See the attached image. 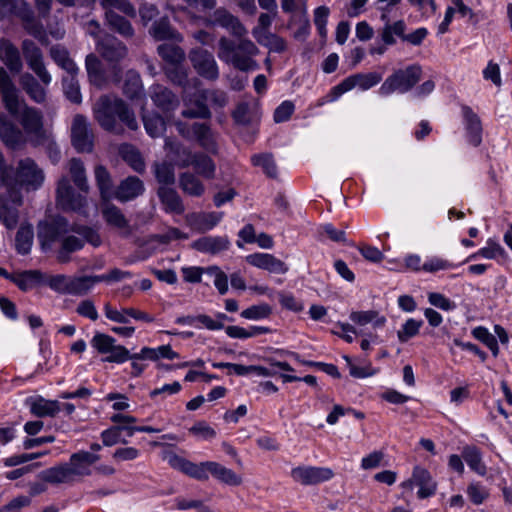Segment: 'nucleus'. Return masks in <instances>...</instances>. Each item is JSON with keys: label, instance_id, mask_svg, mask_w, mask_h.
<instances>
[{"label": "nucleus", "instance_id": "nucleus-63", "mask_svg": "<svg viewBox=\"0 0 512 512\" xmlns=\"http://www.w3.org/2000/svg\"><path fill=\"white\" fill-rule=\"evenodd\" d=\"M205 274L214 278V285L221 295L228 291V277L218 266H209L205 268Z\"/></svg>", "mask_w": 512, "mask_h": 512}, {"label": "nucleus", "instance_id": "nucleus-50", "mask_svg": "<svg viewBox=\"0 0 512 512\" xmlns=\"http://www.w3.org/2000/svg\"><path fill=\"white\" fill-rule=\"evenodd\" d=\"M182 116L189 119H209L211 118V111L208 106L205 104L201 96L195 100L191 101L188 105L186 103V108L182 111Z\"/></svg>", "mask_w": 512, "mask_h": 512}, {"label": "nucleus", "instance_id": "nucleus-15", "mask_svg": "<svg viewBox=\"0 0 512 512\" xmlns=\"http://www.w3.org/2000/svg\"><path fill=\"white\" fill-rule=\"evenodd\" d=\"M414 485L419 487L417 495L420 499L434 495L437 489V483L432 479L429 471L420 466H416L412 477L402 483V487L406 490H412Z\"/></svg>", "mask_w": 512, "mask_h": 512}, {"label": "nucleus", "instance_id": "nucleus-44", "mask_svg": "<svg viewBox=\"0 0 512 512\" xmlns=\"http://www.w3.org/2000/svg\"><path fill=\"white\" fill-rule=\"evenodd\" d=\"M123 94L129 99H138L143 95V84L139 73L128 70L123 84Z\"/></svg>", "mask_w": 512, "mask_h": 512}, {"label": "nucleus", "instance_id": "nucleus-9", "mask_svg": "<svg viewBox=\"0 0 512 512\" xmlns=\"http://www.w3.org/2000/svg\"><path fill=\"white\" fill-rule=\"evenodd\" d=\"M56 202L64 211L82 212L87 205L86 198L76 193L70 180L65 176L57 183Z\"/></svg>", "mask_w": 512, "mask_h": 512}, {"label": "nucleus", "instance_id": "nucleus-60", "mask_svg": "<svg viewBox=\"0 0 512 512\" xmlns=\"http://www.w3.org/2000/svg\"><path fill=\"white\" fill-rule=\"evenodd\" d=\"M31 145L34 147L43 146L46 150V153L48 154V157L52 161V163L56 164L60 160L61 152H60V149H59L58 145L56 144L51 132H48L47 134H45V139L39 138Z\"/></svg>", "mask_w": 512, "mask_h": 512}, {"label": "nucleus", "instance_id": "nucleus-3", "mask_svg": "<svg viewBox=\"0 0 512 512\" xmlns=\"http://www.w3.org/2000/svg\"><path fill=\"white\" fill-rule=\"evenodd\" d=\"M69 232L77 233L95 247L101 244L97 231L87 226H70L68 220L60 215L48 216L37 225V237L44 252L51 250L53 244Z\"/></svg>", "mask_w": 512, "mask_h": 512}, {"label": "nucleus", "instance_id": "nucleus-31", "mask_svg": "<svg viewBox=\"0 0 512 512\" xmlns=\"http://www.w3.org/2000/svg\"><path fill=\"white\" fill-rule=\"evenodd\" d=\"M246 261L252 266L274 273H286L288 270L283 261L275 258L271 254L256 253L248 255Z\"/></svg>", "mask_w": 512, "mask_h": 512}, {"label": "nucleus", "instance_id": "nucleus-38", "mask_svg": "<svg viewBox=\"0 0 512 512\" xmlns=\"http://www.w3.org/2000/svg\"><path fill=\"white\" fill-rule=\"evenodd\" d=\"M44 274L40 270H26L12 274L11 282L16 284L22 291H27L43 283Z\"/></svg>", "mask_w": 512, "mask_h": 512}, {"label": "nucleus", "instance_id": "nucleus-22", "mask_svg": "<svg viewBox=\"0 0 512 512\" xmlns=\"http://www.w3.org/2000/svg\"><path fill=\"white\" fill-rule=\"evenodd\" d=\"M144 191V183L140 178L137 176H128L120 181L114 191L113 197L125 203L141 196Z\"/></svg>", "mask_w": 512, "mask_h": 512}, {"label": "nucleus", "instance_id": "nucleus-55", "mask_svg": "<svg viewBox=\"0 0 512 512\" xmlns=\"http://www.w3.org/2000/svg\"><path fill=\"white\" fill-rule=\"evenodd\" d=\"M30 5L25 0H0V16L20 17Z\"/></svg>", "mask_w": 512, "mask_h": 512}, {"label": "nucleus", "instance_id": "nucleus-53", "mask_svg": "<svg viewBox=\"0 0 512 512\" xmlns=\"http://www.w3.org/2000/svg\"><path fill=\"white\" fill-rule=\"evenodd\" d=\"M191 164L194 166L197 173L205 178L211 179L214 177L215 164L213 160L205 154L193 155Z\"/></svg>", "mask_w": 512, "mask_h": 512}, {"label": "nucleus", "instance_id": "nucleus-25", "mask_svg": "<svg viewBox=\"0 0 512 512\" xmlns=\"http://www.w3.org/2000/svg\"><path fill=\"white\" fill-rule=\"evenodd\" d=\"M19 84L33 102L37 104L45 103L47 99L46 85L40 79L37 80L32 74L26 72L20 76Z\"/></svg>", "mask_w": 512, "mask_h": 512}, {"label": "nucleus", "instance_id": "nucleus-52", "mask_svg": "<svg viewBox=\"0 0 512 512\" xmlns=\"http://www.w3.org/2000/svg\"><path fill=\"white\" fill-rule=\"evenodd\" d=\"M350 319L361 326H364L368 323H373L374 327H381L385 324L386 319L384 316H379L377 311H360V312H352L350 314Z\"/></svg>", "mask_w": 512, "mask_h": 512}, {"label": "nucleus", "instance_id": "nucleus-6", "mask_svg": "<svg viewBox=\"0 0 512 512\" xmlns=\"http://www.w3.org/2000/svg\"><path fill=\"white\" fill-rule=\"evenodd\" d=\"M422 69L419 65H410L405 69H398L383 82L379 88L381 95H390L398 91L405 93L411 90L421 79Z\"/></svg>", "mask_w": 512, "mask_h": 512}, {"label": "nucleus", "instance_id": "nucleus-33", "mask_svg": "<svg viewBox=\"0 0 512 512\" xmlns=\"http://www.w3.org/2000/svg\"><path fill=\"white\" fill-rule=\"evenodd\" d=\"M86 240L81 236L65 235L60 241V247L56 252L59 263L65 264L71 260V254L81 250Z\"/></svg>", "mask_w": 512, "mask_h": 512}, {"label": "nucleus", "instance_id": "nucleus-43", "mask_svg": "<svg viewBox=\"0 0 512 512\" xmlns=\"http://www.w3.org/2000/svg\"><path fill=\"white\" fill-rule=\"evenodd\" d=\"M463 114L466 120L469 142L474 146L480 145L482 141V125L480 118L467 106L463 107Z\"/></svg>", "mask_w": 512, "mask_h": 512}, {"label": "nucleus", "instance_id": "nucleus-14", "mask_svg": "<svg viewBox=\"0 0 512 512\" xmlns=\"http://www.w3.org/2000/svg\"><path fill=\"white\" fill-rule=\"evenodd\" d=\"M8 188L7 196L0 195V221L7 229L12 230L18 224V208L22 205V196L13 186Z\"/></svg>", "mask_w": 512, "mask_h": 512}, {"label": "nucleus", "instance_id": "nucleus-42", "mask_svg": "<svg viewBox=\"0 0 512 512\" xmlns=\"http://www.w3.org/2000/svg\"><path fill=\"white\" fill-rule=\"evenodd\" d=\"M53 61L65 70L68 74H77L79 69L75 62L71 59L68 50L62 45H53L49 51Z\"/></svg>", "mask_w": 512, "mask_h": 512}, {"label": "nucleus", "instance_id": "nucleus-27", "mask_svg": "<svg viewBox=\"0 0 512 512\" xmlns=\"http://www.w3.org/2000/svg\"><path fill=\"white\" fill-rule=\"evenodd\" d=\"M230 241L226 236H205L191 244V247L202 253L218 254L229 248Z\"/></svg>", "mask_w": 512, "mask_h": 512}, {"label": "nucleus", "instance_id": "nucleus-29", "mask_svg": "<svg viewBox=\"0 0 512 512\" xmlns=\"http://www.w3.org/2000/svg\"><path fill=\"white\" fill-rule=\"evenodd\" d=\"M157 196L166 212L180 215L185 211L182 199L175 189L167 186H159Z\"/></svg>", "mask_w": 512, "mask_h": 512}, {"label": "nucleus", "instance_id": "nucleus-39", "mask_svg": "<svg viewBox=\"0 0 512 512\" xmlns=\"http://www.w3.org/2000/svg\"><path fill=\"white\" fill-rule=\"evenodd\" d=\"M252 34L259 44L269 48L270 51L281 53L286 50L285 40L268 30L254 28Z\"/></svg>", "mask_w": 512, "mask_h": 512}, {"label": "nucleus", "instance_id": "nucleus-62", "mask_svg": "<svg viewBox=\"0 0 512 512\" xmlns=\"http://www.w3.org/2000/svg\"><path fill=\"white\" fill-rule=\"evenodd\" d=\"M199 93L204 102L208 100L216 108H223L228 103V95L223 90L204 89Z\"/></svg>", "mask_w": 512, "mask_h": 512}, {"label": "nucleus", "instance_id": "nucleus-57", "mask_svg": "<svg viewBox=\"0 0 512 512\" xmlns=\"http://www.w3.org/2000/svg\"><path fill=\"white\" fill-rule=\"evenodd\" d=\"M143 123L146 132L153 138L161 136L166 128L164 119L156 113L144 115Z\"/></svg>", "mask_w": 512, "mask_h": 512}, {"label": "nucleus", "instance_id": "nucleus-46", "mask_svg": "<svg viewBox=\"0 0 512 512\" xmlns=\"http://www.w3.org/2000/svg\"><path fill=\"white\" fill-rule=\"evenodd\" d=\"M462 457L468 466L477 474L484 476L487 472L486 466L482 463L481 452L478 447L474 445H467L463 447Z\"/></svg>", "mask_w": 512, "mask_h": 512}, {"label": "nucleus", "instance_id": "nucleus-7", "mask_svg": "<svg viewBox=\"0 0 512 512\" xmlns=\"http://www.w3.org/2000/svg\"><path fill=\"white\" fill-rule=\"evenodd\" d=\"M43 283L60 294L84 295L91 289L89 276L70 277L64 274L44 275Z\"/></svg>", "mask_w": 512, "mask_h": 512}, {"label": "nucleus", "instance_id": "nucleus-45", "mask_svg": "<svg viewBox=\"0 0 512 512\" xmlns=\"http://www.w3.org/2000/svg\"><path fill=\"white\" fill-rule=\"evenodd\" d=\"M68 169L76 187L80 191L87 193L89 191V185L83 162L78 158H72L68 163Z\"/></svg>", "mask_w": 512, "mask_h": 512}, {"label": "nucleus", "instance_id": "nucleus-12", "mask_svg": "<svg viewBox=\"0 0 512 512\" xmlns=\"http://www.w3.org/2000/svg\"><path fill=\"white\" fill-rule=\"evenodd\" d=\"M94 135L87 118L82 114L74 116L71 124V143L80 153L93 150Z\"/></svg>", "mask_w": 512, "mask_h": 512}, {"label": "nucleus", "instance_id": "nucleus-34", "mask_svg": "<svg viewBox=\"0 0 512 512\" xmlns=\"http://www.w3.org/2000/svg\"><path fill=\"white\" fill-rule=\"evenodd\" d=\"M164 149L178 166L187 167L191 164V159L193 157L191 151L177 140L169 137L166 138Z\"/></svg>", "mask_w": 512, "mask_h": 512}, {"label": "nucleus", "instance_id": "nucleus-26", "mask_svg": "<svg viewBox=\"0 0 512 512\" xmlns=\"http://www.w3.org/2000/svg\"><path fill=\"white\" fill-rule=\"evenodd\" d=\"M148 32L156 41L172 40L181 42L183 39L181 34L171 25L168 16L156 19Z\"/></svg>", "mask_w": 512, "mask_h": 512}, {"label": "nucleus", "instance_id": "nucleus-48", "mask_svg": "<svg viewBox=\"0 0 512 512\" xmlns=\"http://www.w3.org/2000/svg\"><path fill=\"white\" fill-rule=\"evenodd\" d=\"M119 153L136 172L142 173L145 170V163L140 152L130 144H123L119 148Z\"/></svg>", "mask_w": 512, "mask_h": 512}, {"label": "nucleus", "instance_id": "nucleus-41", "mask_svg": "<svg viewBox=\"0 0 512 512\" xmlns=\"http://www.w3.org/2000/svg\"><path fill=\"white\" fill-rule=\"evenodd\" d=\"M94 173L101 199L103 201L110 200L114 194L111 174L103 165H97Z\"/></svg>", "mask_w": 512, "mask_h": 512}, {"label": "nucleus", "instance_id": "nucleus-35", "mask_svg": "<svg viewBox=\"0 0 512 512\" xmlns=\"http://www.w3.org/2000/svg\"><path fill=\"white\" fill-rule=\"evenodd\" d=\"M39 478L46 483L53 485L66 484L74 481L66 463L43 470Z\"/></svg>", "mask_w": 512, "mask_h": 512}, {"label": "nucleus", "instance_id": "nucleus-11", "mask_svg": "<svg viewBox=\"0 0 512 512\" xmlns=\"http://www.w3.org/2000/svg\"><path fill=\"white\" fill-rule=\"evenodd\" d=\"M44 178V172L36 162L32 158H25L18 162L13 184L37 189L42 185Z\"/></svg>", "mask_w": 512, "mask_h": 512}, {"label": "nucleus", "instance_id": "nucleus-40", "mask_svg": "<svg viewBox=\"0 0 512 512\" xmlns=\"http://www.w3.org/2000/svg\"><path fill=\"white\" fill-rule=\"evenodd\" d=\"M85 66L90 83L98 88H102L106 79L100 59L95 54H89L86 56Z\"/></svg>", "mask_w": 512, "mask_h": 512}, {"label": "nucleus", "instance_id": "nucleus-58", "mask_svg": "<svg viewBox=\"0 0 512 512\" xmlns=\"http://www.w3.org/2000/svg\"><path fill=\"white\" fill-rule=\"evenodd\" d=\"M16 249L18 253L26 255L30 252L33 243V229L31 226H21L16 234Z\"/></svg>", "mask_w": 512, "mask_h": 512}, {"label": "nucleus", "instance_id": "nucleus-54", "mask_svg": "<svg viewBox=\"0 0 512 512\" xmlns=\"http://www.w3.org/2000/svg\"><path fill=\"white\" fill-rule=\"evenodd\" d=\"M76 75L77 74H68L67 77L62 79V85L66 98L72 103L80 104L82 101V96Z\"/></svg>", "mask_w": 512, "mask_h": 512}, {"label": "nucleus", "instance_id": "nucleus-32", "mask_svg": "<svg viewBox=\"0 0 512 512\" xmlns=\"http://www.w3.org/2000/svg\"><path fill=\"white\" fill-rule=\"evenodd\" d=\"M0 59L10 71L18 73L22 70L23 64L18 48L8 39H0Z\"/></svg>", "mask_w": 512, "mask_h": 512}, {"label": "nucleus", "instance_id": "nucleus-49", "mask_svg": "<svg viewBox=\"0 0 512 512\" xmlns=\"http://www.w3.org/2000/svg\"><path fill=\"white\" fill-rule=\"evenodd\" d=\"M179 186L186 194L199 197L204 193V185L192 173L185 172L179 176Z\"/></svg>", "mask_w": 512, "mask_h": 512}, {"label": "nucleus", "instance_id": "nucleus-5", "mask_svg": "<svg viewBox=\"0 0 512 512\" xmlns=\"http://www.w3.org/2000/svg\"><path fill=\"white\" fill-rule=\"evenodd\" d=\"M9 114L18 120L31 144L39 138L45 139V134L49 132L44 127L43 113L39 109L29 106L24 99L21 101L18 112Z\"/></svg>", "mask_w": 512, "mask_h": 512}, {"label": "nucleus", "instance_id": "nucleus-10", "mask_svg": "<svg viewBox=\"0 0 512 512\" xmlns=\"http://www.w3.org/2000/svg\"><path fill=\"white\" fill-rule=\"evenodd\" d=\"M21 49L28 67L44 85H49L52 81V77L46 69L41 49L30 39L22 41Z\"/></svg>", "mask_w": 512, "mask_h": 512}, {"label": "nucleus", "instance_id": "nucleus-36", "mask_svg": "<svg viewBox=\"0 0 512 512\" xmlns=\"http://www.w3.org/2000/svg\"><path fill=\"white\" fill-rule=\"evenodd\" d=\"M192 134L202 148L210 153L217 152L215 135L207 124L198 122L193 123Z\"/></svg>", "mask_w": 512, "mask_h": 512}, {"label": "nucleus", "instance_id": "nucleus-8", "mask_svg": "<svg viewBox=\"0 0 512 512\" xmlns=\"http://www.w3.org/2000/svg\"><path fill=\"white\" fill-rule=\"evenodd\" d=\"M188 58L200 77L208 81H216L219 78L218 64L210 51L196 47L189 51Z\"/></svg>", "mask_w": 512, "mask_h": 512}, {"label": "nucleus", "instance_id": "nucleus-64", "mask_svg": "<svg viewBox=\"0 0 512 512\" xmlns=\"http://www.w3.org/2000/svg\"><path fill=\"white\" fill-rule=\"evenodd\" d=\"M422 324V321H417L412 318L408 319L397 333L399 341L405 343L410 338L416 336L419 333Z\"/></svg>", "mask_w": 512, "mask_h": 512}, {"label": "nucleus", "instance_id": "nucleus-61", "mask_svg": "<svg viewBox=\"0 0 512 512\" xmlns=\"http://www.w3.org/2000/svg\"><path fill=\"white\" fill-rule=\"evenodd\" d=\"M251 162L254 166L261 167L268 177H277V167L272 154L264 153L253 155L251 158Z\"/></svg>", "mask_w": 512, "mask_h": 512}, {"label": "nucleus", "instance_id": "nucleus-21", "mask_svg": "<svg viewBox=\"0 0 512 512\" xmlns=\"http://www.w3.org/2000/svg\"><path fill=\"white\" fill-rule=\"evenodd\" d=\"M100 456L88 451H79L70 456L69 462L66 463L71 472L73 479L76 477L90 475V466L96 463Z\"/></svg>", "mask_w": 512, "mask_h": 512}, {"label": "nucleus", "instance_id": "nucleus-13", "mask_svg": "<svg viewBox=\"0 0 512 512\" xmlns=\"http://www.w3.org/2000/svg\"><path fill=\"white\" fill-rule=\"evenodd\" d=\"M334 476V471L328 467L297 466L291 470L293 481L303 486H315L328 482Z\"/></svg>", "mask_w": 512, "mask_h": 512}, {"label": "nucleus", "instance_id": "nucleus-19", "mask_svg": "<svg viewBox=\"0 0 512 512\" xmlns=\"http://www.w3.org/2000/svg\"><path fill=\"white\" fill-rule=\"evenodd\" d=\"M101 213L107 225L121 231L125 236L131 233L129 220L122 210L110 200L104 201L101 205Z\"/></svg>", "mask_w": 512, "mask_h": 512}, {"label": "nucleus", "instance_id": "nucleus-37", "mask_svg": "<svg viewBox=\"0 0 512 512\" xmlns=\"http://www.w3.org/2000/svg\"><path fill=\"white\" fill-rule=\"evenodd\" d=\"M105 20L109 29L122 37L128 39L134 36L135 31L130 21L116 13V11L105 13Z\"/></svg>", "mask_w": 512, "mask_h": 512}, {"label": "nucleus", "instance_id": "nucleus-59", "mask_svg": "<svg viewBox=\"0 0 512 512\" xmlns=\"http://www.w3.org/2000/svg\"><path fill=\"white\" fill-rule=\"evenodd\" d=\"M157 51L158 54L168 62V65L181 63L185 58L184 51L175 45L161 44L158 46Z\"/></svg>", "mask_w": 512, "mask_h": 512}, {"label": "nucleus", "instance_id": "nucleus-24", "mask_svg": "<svg viewBox=\"0 0 512 512\" xmlns=\"http://www.w3.org/2000/svg\"><path fill=\"white\" fill-rule=\"evenodd\" d=\"M222 217V212H197L187 215L186 221L193 230L204 233L214 228Z\"/></svg>", "mask_w": 512, "mask_h": 512}, {"label": "nucleus", "instance_id": "nucleus-17", "mask_svg": "<svg viewBox=\"0 0 512 512\" xmlns=\"http://www.w3.org/2000/svg\"><path fill=\"white\" fill-rule=\"evenodd\" d=\"M0 96L4 107L9 113L18 112L23 99H20L18 89L3 67H0Z\"/></svg>", "mask_w": 512, "mask_h": 512}, {"label": "nucleus", "instance_id": "nucleus-56", "mask_svg": "<svg viewBox=\"0 0 512 512\" xmlns=\"http://www.w3.org/2000/svg\"><path fill=\"white\" fill-rule=\"evenodd\" d=\"M105 13L118 10L128 17H136V9L129 0H100Z\"/></svg>", "mask_w": 512, "mask_h": 512}, {"label": "nucleus", "instance_id": "nucleus-20", "mask_svg": "<svg viewBox=\"0 0 512 512\" xmlns=\"http://www.w3.org/2000/svg\"><path fill=\"white\" fill-rule=\"evenodd\" d=\"M209 23L229 30L230 33L236 37L241 38L247 33L246 28L242 25L239 19L224 8L216 9L210 15Z\"/></svg>", "mask_w": 512, "mask_h": 512}, {"label": "nucleus", "instance_id": "nucleus-2", "mask_svg": "<svg viewBox=\"0 0 512 512\" xmlns=\"http://www.w3.org/2000/svg\"><path fill=\"white\" fill-rule=\"evenodd\" d=\"M163 459L166 460L172 468L200 481L208 480L209 472L214 478L229 486H240L243 483V479L240 475L214 461L196 464L172 451L164 452Z\"/></svg>", "mask_w": 512, "mask_h": 512}, {"label": "nucleus", "instance_id": "nucleus-23", "mask_svg": "<svg viewBox=\"0 0 512 512\" xmlns=\"http://www.w3.org/2000/svg\"><path fill=\"white\" fill-rule=\"evenodd\" d=\"M150 96L153 103L164 112L173 111L180 104L178 96L160 84L151 87Z\"/></svg>", "mask_w": 512, "mask_h": 512}, {"label": "nucleus", "instance_id": "nucleus-51", "mask_svg": "<svg viewBox=\"0 0 512 512\" xmlns=\"http://www.w3.org/2000/svg\"><path fill=\"white\" fill-rule=\"evenodd\" d=\"M165 75L173 84L185 89L189 84L187 69L181 63L167 65Z\"/></svg>", "mask_w": 512, "mask_h": 512}, {"label": "nucleus", "instance_id": "nucleus-28", "mask_svg": "<svg viewBox=\"0 0 512 512\" xmlns=\"http://www.w3.org/2000/svg\"><path fill=\"white\" fill-rule=\"evenodd\" d=\"M25 31L36 38L42 45H48L49 39L43 24L36 18L33 10L29 7L20 17Z\"/></svg>", "mask_w": 512, "mask_h": 512}, {"label": "nucleus", "instance_id": "nucleus-16", "mask_svg": "<svg viewBox=\"0 0 512 512\" xmlns=\"http://www.w3.org/2000/svg\"><path fill=\"white\" fill-rule=\"evenodd\" d=\"M98 53L108 62H119L127 56L126 45L112 35H105L97 41Z\"/></svg>", "mask_w": 512, "mask_h": 512}, {"label": "nucleus", "instance_id": "nucleus-18", "mask_svg": "<svg viewBox=\"0 0 512 512\" xmlns=\"http://www.w3.org/2000/svg\"><path fill=\"white\" fill-rule=\"evenodd\" d=\"M0 138L12 150L23 149L29 140L23 130L2 116H0Z\"/></svg>", "mask_w": 512, "mask_h": 512}, {"label": "nucleus", "instance_id": "nucleus-4", "mask_svg": "<svg viewBox=\"0 0 512 512\" xmlns=\"http://www.w3.org/2000/svg\"><path fill=\"white\" fill-rule=\"evenodd\" d=\"M218 57L223 62L232 65L240 71H250L258 68L253 60L259 50L249 39H240L238 43L226 37H221L218 42Z\"/></svg>", "mask_w": 512, "mask_h": 512}, {"label": "nucleus", "instance_id": "nucleus-47", "mask_svg": "<svg viewBox=\"0 0 512 512\" xmlns=\"http://www.w3.org/2000/svg\"><path fill=\"white\" fill-rule=\"evenodd\" d=\"M152 171L160 186L169 187L175 183L174 166L171 163L166 161L154 162Z\"/></svg>", "mask_w": 512, "mask_h": 512}, {"label": "nucleus", "instance_id": "nucleus-1", "mask_svg": "<svg viewBox=\"0 0 512 512\" xmlns=\"http://www.w3.org/2000/svg\"><path fill=\"white\" fill-rule=\"evenodd\" d=\"M94 118L105 130L115 135H122L124 127L135 131L138 123L133 110L121 98L102 95L93 107Z\"/></svg>", "mask_w": 512, "mask_h": 512}, {"label": "nucleus", "instance_id": "nucleus-30", "mask_svg": "<svg viewBox=\"0 0 512 512\" xmlns=\"http://www.w3.org/2000/svg\"><path fill=\"white\" fill-rule=\"evenodd\" d=\"M26 404L29 406L30 412L36 417H54L61 410L60 403L57 400H47L41 396L27 399Z\"/></svg>", "mask_w": 512, "mask_h": 512}]
</instances>
